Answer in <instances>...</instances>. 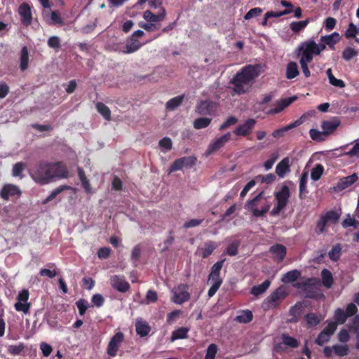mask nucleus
I'll list each match as a JSON object with an SVG mask.
<instances>
[{
	"mask_svg": "<svg viewBox=\"0 0 359 359\" xmlns=\"http://www.w3.org/2000/svg\"><path fill=\"white\" fill-rule=\"evenodd\" d=\"M21 194L20 189L15 184H4L0 189V197L8 201L13 197H19Z\"/></svg>",
	"mask_w": 359,
	"mask_h": 359,
	"instance_id": "nucleus-11",
	"label": "nucleus"
},
{
	"mask_svg": "<svg viewBox=\"0 0 359 359\" xmlns=\"http://www.w3.org/2000/svg\"><path fill=\"white\" fill-rule=\"evenodd\" d=\"M70 187H68V186H66V185H62V186H60L57 188H56L55 189H54L50 194V195L44 200V201L43 202V204H46L47 203L50 202V201H52L53 198H55L59 194H60L62 191H63L64 190H67V189H69Z\"/></svg>",
	"mask_w": 359,
	"mask_h": 359,
	"instance_id": "nucleus-45",
	"label": "nucleus"
},
{
	"mask_svg": "<svg viewBox=\"0 0 359 359\" xmlns=\"http://www.w3.org/2000/svg\"><path fill=\"white\" fill-rule=\"evenodd\" d=\"M262 13V9L260 8H255L250 9L245 15V20H250L254 17L258 16Z\"/></svg>",
	"mask_w": 359,
	"mask_h": 359,
	"instance_id": "nucleus-61",
	"label": "nucleus"
},
{
	"mask_svg": "<svg viewBox=\"0 0 359 359\" xmlns=\"http://www.w3.org/2000/svg\"><path fill=\"white\" fill-rule=\"evenodd\" d=\"M329 224H330L327 222L325 217L322 215L318 222L317 229L320 233H323L325 230V227Z\"/></svg>",
	"mask_w": 359,
	"mask_h": 359,
	"instance_id": "nucleus-60",
	"label": "nucleus"
},
{
	"mask_svg": "<svg viewBox=\"0 0 359 359\" xmlns=\"http://www.w3.org/2000/svg\"><path fill=\"white\" fill-rule=\"evenodd\" d=\"M196 111L201 115L210 114L212 112V102L201 101L196 107Z\"/></svg>",
	"mask_w": 359,
	"mask_h": 359,
	"instance_id": "nucleus-29",
	"label": "nucleus"
},
{
	"mask_svg": "<svg viewBox=\"0 0 359 359\" xmlns=\"http://www.w3.org/2000/svg\"><path fill=\"white\" fill-rule=\"evenodd\" d=\"M259 69L258 66L254 65H247L243 67L231 81L233 91L238 95L248 92L251 89L255 79L259 74Z\"/></svg>",
	"mask_w": 359,
	"mask_h": 359,
	"instance_id": "nucleus-1",
	"label": "nucleus"
},
{
	"mask_svg": "<svg viewBox=\"0 0 359 359\" xmlns=\"http://www.w3.org/2000/svg\"><path fill=\"white\" fill-rule=\"evenodd\" d=\"M142 44L139 41L131 37L127 42L125 49L121 52L125 54L132 53L139 50Z\"/></svg>",
	"mask_w": 359,
	"mask_h": 359,
	"instance_id": "nucleus-28",
	"label": "nucleus"
},
{
	"mask_svg": "<svg viewBox=\"0 0 359 359\" xmlns=\"http://www.w3.org/2000/svg\"><path fill=\"white\" fill-rule=\"evenodd\" d=\"M25 346L22 344H19L18 345H11L8 348V352L11 355H18L24 349Z\"/></svg>",
	"mask_w": 359,
	"mask_h": 359,
	"instance_id": "nucleus-59",
	"label": "nucleus"
},
{
	"mask_svg": "<svg viewBox=\"0 0 359 359\" xmlns=\"http://www.w3.org/2000/svg\"><path fill=\"white\" fill-rule=\"evenodd\" d=\"M76 306L79 309V314L83 316L88 307V304L86 300L80 299L76 302Z\"/></svg>",
	"mask_w": 359,
	"mask_h": 359,
	"instance_id": "nucleus-64",
	"label": "nucleus"
},
{
	"mask_svg": "<svg viewBox=\"0 0 359 359\" xmlns=\"http://www.w3.org/2000/svg\"><path fill=\"white\" fill-rule=\"evenodd\" d=\"M309 22V20L292 22L290 24V28L294 32H299V31L304 29L307 26Z\"/></svg>",
	"mask_w": 359,
	"mask_h": 359,
	"instance_id": "nucleus-50",
	"label": "nucleus"
},
{
	"mask_svg": "<svg viewBox=\"0 0 359 359\" xmlns=\"http://www.w3.org/2000/svg\"><path fill=\"white\" fill-rule=\"evenodd\" d=\"M337 329V324L335 323H330L320 333L318 338L316 339V343L320 346L323 345L325 343L330 340V337L334 334Z\"/></svg>",
	"mask_w": 359,
	"mask_h": 359,
	"instance_id": "nucleus-12",
	"label": "nucleus"
},
{
	"mask_svg": "<svg viewBox=\"0 0 359 359\" xmlns=\"http://www.w3.org/2000/svg\"><path fill=\"white\" fill-rule=\"evenodd\" d=\"M43 16L46 22L50 24L63 25V21L57 11H53L50 8L43 11Z\"/></svg>",
	"mask_w": 359,
	"mask_h": 359,
	"instance_id": "nucleus-18",
	"label": "nucleus"
},
{
	"mask_svg": "<svg viewBox=\"0 0 359 359\" xmlns=\"http://www.w3.org/2000/svg\"><path fill=\"white\" fill-rule=\"evenodd\" d=\"M263 194L264 193L261 192L254 199L248 201L246 205L247 209L251 211L253 215L256 217L263 216L266 212L269 211L270 208V205L269 203L266 204L262 210H259L255 208V206L257 204V202L262 198Z\"/></svg>",
	"mask_w": 359,
	"mask_h": 359,
	"instance_id": "nucleus-9",
	"label": "nucleus"
},
{
	"mask_svg": "<svg viewBox=\"0 0 359 359\" xmlns=\"http://www.w3.org/2000/svg\"><path fill=\"white\" fill-rule=\"evenodd\" d=\"M308 180V172H304L299 180V196L302 198V194L306 192V183Z\"/></svg>",
	"mask_w": 359,
	"mask_h": 359,
	"instance_id": "nucleus-51",
	"label": "nucleus"
},
{
	"mask_svg": "<svg viewBox=\"0 0 359 359\" xmlns=\"http://www.w3.org/2000/svg\"><path fill=\"white\" fill-rule=\"evenodd\" d=\"M301 273L298 270H292L283 275L281 281L284 283H291L294 282L300 276Z\"/></svg>",
	"mask_w": 359,
	"mask_h": 359,
	"instance_id": "nucleus-30",
	"label": "nucleus"
},
{
	"mask_svg": "<svg viewBox=\"0 0 359 359\" xmlns=\"http://www.w3.org/2000/svg\"><path fill=\"white\" fill-rule=\"evenodd\" d=\"M358 180V175L354 173L351 175L341 178L337 185L334 187V189L337 191H342L356 182Z\"/></svg>",
	"mask_w": 359,
	"mask_h": 359,
	"instance_id": "nucleus-17",
	"label": "nucleus"
},
{
	"mask_svg": "<svg viewBox=\"0 0 359 359\" xmlns=\"http://www.w3.org/2000/svg\"><path fill=\"white\" fill-rule=\"evenodd\" d=\"M322 284L326 288H330L333 284V277L330 271L324 269L321 271Z\"/></svg>",
	"mask_w": 359,
	"mask_h": 359,
	"instance_id": "nucleus-32",
	"label": "nucleus"
},
{
	"mask_svg": "<svg viewBox=\"0 0 359 359\" xmlns=\"http://www.w3.org/2000/svg\"><path fill=\"white\" fill-rule=\"evenodd\" d=\"M189 331V329L187 327H180L176 330L172 332L171 336V341H174L177 339H182L187 338V334Z\"/></svg>",
	"mask_w": 359,
	"mask_h": 359,
	"instance_id": "nucleus-35",
	"label": "nucleus"
},
{
	"mask_svg": "<svg viewBox=\"0 0 359 359\" xmlns=\"http://www.w3.org/2000/svg\"><path fill=\"white\" fill-rule=\"evenodd\" d=\"M309 135L311 138L313 140L321 142L325 140V134L324 133V131H320L317 129L312 128L309 130Z\"/></svg>",
	"mask_w": 359,
	"mask_h": 359,
	"instance_id": "nucleus-47",
	"label": "nucleus"
},
{
	"mask_svg": "<svg viewBox=\"0 0 359 359\" xmlns=\"http://www.w3.org/2000/svg\"><path fill=\"white\" fill-rule=\"evenodd\" d=\"M236 320L241 323H247L252 320V313L250 311H243L236 316Z\"/></svg>",
	"mask_w": 359,
	"mask_h": 359,
	"instance_id": "nucleus-46",
	"label": "nucleus"
},
{
	"mask_svg": "<svg viewBox=\"0 0 359 359\" xmlns=\"http://www.w3.org/2000/svg\"><path fill=\"white\" fill-rule=\"evenodd\" d=\"M18 13L21 17L22 22L27 26L31 24L32 17L29 6L27 4H22L18 8Z\"/></svg>",
	"mask_w": 359,
	"mask_h": 359,
	"instance_id": "nucleus-20",
	"label": "nucleus"
},
{
	"mask_svg": "<svg viewBox=\"0 0 359 359\" xmlns=\"http://www.w3.org/2000/svg\"><path fill=\"white\" fill-rule=\"evenodd\" d=\"M30 176L36 183L47 184L50 182V163L41 162L30 171Z\"/></svg>",
	"mask_w": 359,
	"mask_h": 359,
	"instance_id": "nucleus-3",
	"label": "nucleus"
},
{
	"mask_svg": "<svg viewBox=\"0 0 359 359\" xmlns=\"http://www.w3.org/2000/svg\"><path fill=\"white\" fill-rule=\"evenodd\" d=\"M270 251L275 255L278 261L283 260L286 255V248L282 245L272 246Z\"/></svg>",
	"mask_w": 359,
	"mask_h": 359,
	"instance_id": "nucleus-34",
	"label": "nucleus"
},
{
	"mask_svg": "<svg viewBox=\"0 0 359 359\" xmlns=\"http://www.w3.org/2000/svg\"><path fill=\"white\" fill-rule=\"evenodd\" d=\"M29 53L26 46L22 47L20 55V67L22 71H25L28 67Z\"/></svg>",
	"mask_w": 359,
	"mask_h": 359,
	"instance_id": "nucleus-37",
	"label": "nucleus"
},
{
	"mask_svg": "<svg viewBox=\"0 0 359 359\" xmlns=\"http://www.w3.org/2000/svg\"><path fill=\"white\" fill-rule=\"evenodd\" d=\"M340 125V121L338 118H333L329 121H324L322 122L321 127L326 136L332 133Z\"/></svg>",
	"mask_w": 359,
	"mask_h": 359,
	"instance_id": "nucleus-22",
	"label": "nucleus"
},
{
	"mask_svg": "<svg viewBox=\"0 0 359 359\" xmlns=\"http://www.w3.org/2000/svg\"><path fill=\"white\" fill-rule=\"evenodd\" d=\"M358 51L355 50L354 48L351 47L346 48L343 53H342V57L346 61H348L353 58L354 57L357 56Z\"/></svg>",
	"mask_w": 359,
	"mask_h": 359,
	"instance_id": "nucleus-54",
	"label": "nucleus"
},
{
	"mask_svg": "<svg viewBox=\"0 0 359 359\" xmlns=\"http://www.w3.org/2000/svg\"><path fill=\"white\" fill-rule=\"evenodd\" d=\"M238 120L234 116H230L229 117L226 121H224L220 126L219 130H223L227 128H229L231 126H233L237 123Z\"/></svg>",
	"mask_w": 359,
	"mask_h": 359,
	"instance_id": "nucleus-63",
	"label": "nucleus"
},
{
	"mask_svg": "<svg viewBox=\"0 0 359 359\" xmlns=\"http://www.w3.org/2000/svg\"><path fill=\"white\" fill-rule=\"evenodd\" d=\"M271 285V281L266 280L262 284L254 286L251 290V293L255 296H259L264 293Z\"/></svg>",
	"mask_w": 359,
	"mask_h": 359,
	"instance_id": "nucleus-33",
	"label": "nucleus"
},
{
	"mask_svg": "<svg viewBox=\"0 0 359 359\" xmlns=\"http://www.w3.org/2000/svg\"><path fill=\"white\" fill-rule=\"evenodd\" d=\"M332 349L335 354L340 357L347 355L349 351L347 344H336L332 346Z\"/></svg>",
	"mask_w": 359,
	"mask_h": 359,
	"instance_id": "nucleus-43",
	"label": "nucleus"
},
{
	"mask_svg": "<svg viewBox=\"0 0 359 359\" xmlns=\"http://www.w3.org/2000/svg\"><path fill=\"white\" fill-rule=\"evenodd\" d=\"M208 283H210L211 286L208 290V294L210 297H212L213 295H215L217 290L221 286L222 280L219 276H213L210 274Z\"/></svg>",
	"mask_w": 359,
	"mask_h": 359,
	"instance_id": "nucleus-23",
	"label": "nucleus"
},
{
	"mask_svg": "<svg viewBox=\"0 0 359 359\" xmlns=\"http://www.w3.org/2000/svg\"><path fill=\"white\" fill-rule=\"evenodd\" d=\"M78 175L81 182V186L87 194H92L93 190L91 187L89 180L87 179L85 172L81 168H78Z\"/></svg>",
	"mask_w": 359,
	"mask_h": 359,
	"instance_id": "nucleus-27",
	"label": "nucleus"
},
{
	"mask_svg": "<svg viewBox=\"0 0 359 359\" xmlns=\"http://www.w3.org/2000/svg\"><path fill=\"white\" fill-rule=\"evenodd\" d=\"M110 284L114 289L121 292H125L130 288L129 283L121 276H112L110 278Z\"/></svg>",
	"mask_w": 359,
	"mask_h": 359,
	"instance_id": "nucleus-15",
	"label": "nucleus"
},
{
	"mask_svg": "<svg viewBox=\"0 0 359 359\" xmlns=\"http://www.w3.org/2000/svg\"><path fill=\"white\" fill-rule=\"evenodd\" d=\"M196 158L193 157H184L178 158L172 164L170 168V172L179 170L183 168L185 165L194 164Z\"/></svg>",
	"mask_w": 359,
	"mask_h": 359,
	"instance_id": "nucleus-24",
	"label": "nucleus"
},
{
	"mask_svg": "<svg viewBox=\"0 0 359 359\" xmlns=\"http://www.w3.org/2000/svg\"><path fill=\"white\" fill-rule=\"evenodd\" d=\"M290 196V192L287 186H283L280 191L276 193V205L271 212L272 215H278L286 207Z\"/></svg>",
	"mask_w": 359,
	"mask_h": 359,
	"instance_id": "nucleus-5",
	"label": "nucleus"
},
{
	"mask_svg": "<svg viewBox=\"0 0 359 359\" xmlns=\"http://www.w3.org/2000/svg\"><path fill=\"white\" fill-rule=\"evenodd\" d=\"M217 247V244L212 241H207L203 246L198 248L197 253H199L203 258H206L210 255Z\"/></svg>",
	"mask_w": 359,
	"mask_h": 359,
	"instance_id": "nucleus-25",
	"label": "nucleus"
},
{
	"mask_svg": "<svg viewBox=\"0 0 359 359\" xmlns=\"http://www.w3.org/2000/svg\"><path fill=\"white\" fill-rule=\"evenodd\" d=\"M159 147L163 153H166L172 149V140L169 137H164L159 141Z\"/></svg>",
	"mask_w": 359,
	"mask_h": 359,
	"instance_id": "nucleus-49",
	"label": "nucleus"
},
{
	"mask_svg": "<svg viewBox=\"0 0 359 359\" xmlns=\"http://www.w3.org/2000/svg\"><path fill=\"white\" fill-rule=\"evenodd\" d=\"M348 317V316H347V314L343 309H337L334 312V318L336 321L334 323L337 325V324H344Z\"/></svg>",
	"mask_w": 359,
	"mask_h": 359,
	"instance_id": "nucleus-44",
	"label": "nucleus"
},
{
	"mask_svg": "<svg viewBox=\"0 0 359 359\" xmlns=\"http://www.w3.org/2000/svg\"><path fill=\"white\" fill-rule=\"evenodd\" d=\"M324 172V167L321 164H316L311 171V177L313 181L318 180Z\"/></svg>",
	"mask_w": 359,
	"mask_h": 359,
	"instance_id": "nucleus-42",
	"label": "nucleus"
},
{
	"mask_svg": "<svg viewBox=\"0 0 359 359\" xmlns=\"http://www.w3.org/2000/svg\"><path fill=\"white\" fill-rule=\"evenodd\" d=\"M189 289V287L187 284H180L175 287L172 290V302L177 304H182L187 302L190 298Z\"/></svg>",
	"mask_w": 359,
	"mask_h": 359,
	"instance_id": "nucleus-6",
	"label": "nucleus"
},
{
	"mask_svg": "<svg viewBox=\"0 0 359 359\" xmlns=\"http://www.w3.org/2000/svg\"><path fill=\"white\" fill-rule=\"evenodd\" d=\"M123 341V334L121 332H117L109 341L107 353L112 357L116 355L121 344Z\"/></svg>",
	"mask_w": 359,
	"mask_h": 359,
	"instance_id": "nucleus-13",
	"label": "nucleus"
},
{
	"mask_svg": "<svg viewBox=\"0 0 359 359\" xmlns=\"http://www.w3.org/2000/svg\"><path fill=\"white\" fill-rule=\"evenodd\" d=\"M212 118L208 117H201L194 120L193 123L194 128L199 130L207 128L211 123Z\"/></svg>",
	"mask_w": 359,
	"mask_h": 359,
	"instance_id": "nucleus-36",
	"label": "nucleus"
},
{
	"mask_svg": "<svg viewBox=\"0 0 359 359\" xmlns=\"http://www.w3.org/2000/svg\"><path fill=\"white\" fill-rule=\"evenodd\" d=\"M340 40V36L337 32H333L331 34L322 36L320 37L321 44L329 46L330 48H334V45Z\"/></svg>",
	"mask_w": 359,
	"mask_h": 359,
	"instance_id": "nucleus-26",
	"label": "nucleus"
},
{
	"mask_svg": "<svg viewBox=\"0 0 359 359\" xmlns=\"http://www.w3.org/2000/svg\"><path fill=\"white\" fill-rule=\"evenodd\" d=\"M297 97L296 95H294L290 97H285L280 100L279 101L277 102L276 107L271 109L269 111V114H278L282 111L285 108H286L293 102L297 100Z\"/></svg>",
	"mask_w": 359,
	"mask_h": 359,
	"instance_id": "nucleus-21",
	"label": "nucleus"
},
{
	"mask_svg": "<svg viewBox=\"0 0 359 359\" xmlns=\"http://www.w3.org/2000/svg\"><path fill=\"white\" fill-rule=\"evenodd\" d=\"M323 215L330 224L337 223L339 218V215L334 211H330Z\"/></svg>",
	"mask_w": 359,
	"mask_h": 359,
	"instance_id": "nucleus-57",
	"label": "nucleus"
},
{
	"mask_svg": "<svg viewBox=\"0 0 359 359\" xmlns=\"http://www.w3.org/2000/svg\"><path fill=\"white\" fill-rule=\"evenodd\" d=\"M29 297V293L27 290H23L18 294L14 306L17 311L23 312L25 314L29 313L30 308V304L28 302Z\"/></svg>",
	"mask_w": 359,
	"mask_h": 359,
	"instance_id": "nucleus-8",
	"label": "nucleus"
},
{
	"mask_svg": "<svg viewBox=\"0 0 359 359\" xmlns=\"http://www.w3.org/2000/svg\"><path fill=\"white\" fill-rule=\"evenodd\" d=\"M183 99V95L177 96L170 99L166 103L167 109L170 111L175 110L177 107H179L182 104Z\"/></svg>",
	"mask_w": 359,
	"mask_h": 359,
	"instance_id": "nucleus-38",
	"label": "nucleus"
},
{
	"mask_svg": "<svg viewBox=\"0 0 359 359\" xmlns=\"http://www.w3.org/2000/svg\"><path fill=\"white\" fill-rule=\"evenodd\" d=\"M217 350L216 344H211L209 345L206 351L205 359H215Z\"/></svg>",
	"mask_w": 359,
	"mask_h": 359,
	"instance_id": "nucleus-55",
	"label": "nucleus"
},
{
	"mask_svg": "<svg viewBox=\"0 0 359 359\" xmlns=\"http://www.w3.org/2000/svg\"><path fill=\"white\" fill-rule=\"evenodd\" d=\"M150 331L149 326L143 321H137L136 323V332L137 333L142 336L144 337L148 334Z\"/></svg>",
	"mask_w": 359,
	"mask_h": 359,
	"instance_id": "nucleus-40",
	"label": "nucleus"
},
{
	"mask_svg": "<svg viewBox=\"0 0 359 359\" xmlns=\"http://www.w3.org/2000/svg\"><path fill=\"white\" fill-rule=\"evenodd\" d=\"M231 133H227L212 140L208 146L205 151V155L207 156H210L224 147V145L231 140Z\"/></svg>",
	"mask_w": 359,
	"mask_h": 359,
	"instance_id": "nucleus-7",
	"label": "nucleus"
},
{
	"mask_svg": "<svg viewBox=\"0 0 359 359\" xmlns=\"http://www.w3.org/2000/svg\"><path fill=\"white\" fill-rule=\"evenodd\" d=\"M256 124V121L253 118H249L244 123L238 125L234 130V134L238 136L249 135Z\"/></svg>",
	"mask_w": 359,
	"mask_h": 359,
	"instance_id": "nucleus-14",
	"label": "nucleus"
},
{
	"mask_svg": "<svg viewBox=\"0 0 359 359\" xmlns=\"http://www.w3.org/2000/svg\"><path fill=\"white\" fill-rule=\"evenodd\" d=\"M302 284L305 289H307L309 287H318L321 285L320 280L316 278H307L304 280Z\"/></svg>",
	"mask_w": 359,
	"mask_h": 359,
	"instance_id": "nucleus-52",
	"label": "nucleus"
},
{
	"mask_svg": "<svg viewBox=\"0 0 359 359\" xmlns=\"http://www.w3.org/2000/svg\"><path fill=\"white\" fill-rule=\"evenodd\" d=\"M287 295V290L285 286H280L269 295L262 303L265 310L276 308Z\"/></svg>",
	"mask_w": 359,
	"mask_h": 359,
	"instance_id": "nucleus-4",
	"label": "nucleus"
},
{
	"mask_svg": "<svg viewBox=\"0 0 359 359\" xmlns=\"http://www.w3.org/2000/svg\"><path fill=\"white\" fill-rule=\"evenodd\" d=\"M143 18L148 22L154 23L163 21L165 18V10L161 8V11L156 14H154L150 11L147 10L144 12Z\"/></svg>",
	"mask_w": 359,
	"mask_h": 359,
	"instance_id": "nucleus-19",
	"label": "nucleus"
},
{
	"mask_svg": "<svg viewBox=\"0 0 359 359\" xmlns=\"http://www.w3.org/2000/svg\"><path fill=\"white\" fill-rule=\"evenodd\" d=\"M350 157L359 158V140H357L352 149L346 153Z\"/></svg>",
	"mask_w": 359,
	"mask_h": 359,
	"instance_id": "nucleus-62",
	"label": "nucleus"
},
{
	"mask_svg": "<svg viewBox=\"0 0 359 359\" xmlns=\"http://www.w3.org/2000/svg\"><path fill=\"white\" fill-rule=\"evenodd\" d=\"M290 159L289 157H285L283 158L276 167V173L280 177H285L287 174L290 172Z\"/></svg>",
	"mask_w": 359,
	"mask_h": 359,
	"instance_id": "nucleus-16",
	"label": "nucleus"
},
{
	"mask_svg": "<svg viewBox=\"0 0 359 359\" xmlns=\"http://www.w3.org/2000/svg\"><path fill=\"white\" fill-rule=\"evenodd\" d=\"M325 49V44H318L313 40L305 41L299 46L297 54L299 60L311 62L313 55H320Z\"/></svg>",
	"mask_w": 359,
	"mask_h": 359,
	"instance_id": "nucleus-2",
	"label": "nucleus"
},
{
	"mask_svg": "<svg viewBox=\"0 0 359 359\" xmlns=\"http://www.w3.org/2000/svg\"><path fill=\"white\" fill-rule=\"evenodd\" d=\"M26 168V164L22 162H18L13 166L12 175L20 179L23 177L22 172Z\"/></svg>",
	"mask_w": 359,
	"mask_h": 359,
	"instance_id": "nucleus-41",
	"label": "nucleus"
},
{
	"mask_svg": "<svg viewBox=\"0 0 359 359\" xmlns=\"http://www.w3.org/2000/svg\"><path fill=\"white\" fill-rule=\"evenodd\" d=\"M298 65L295 62H290L286 68V77L288 79L295 78L299 75Z\"/></svg>",
	"mask_w": 359,
	"mask_h": 359,
	"instance_id": "nucleus-31",
	"label": "nucleus"
},
{
	"mask_svg": "<svg viewBox=\"0 0 359 359\" xmlns=\"http://www.w3.org/2000/svg\"><path fill=\"white\" fill-rule=\"evenodd\" d=\"M358 33L359 34L358 27H357V26L355 25L353 22H351L348 25V27L345 32V36L347 39L355 38V35Z\"/></svg>",
	"mask_w": 359,
	"mask_h": 359,
	"instance_id": "nucleus-53",
	"label": "nucleus"
},
{
	"mask_svg": "<svg viewBox=\"0 0 359 359\" xmlns=\"http://www.w3.org/2000/svg\"><path fill=\"white\" fill-rule=\"evenodd\" d=\"M282 339L283 344L291 348H296L299 344V341L295 338L287 334H283Z\"/></svg>",
	"mask_w": 359,
	"mask_h": 359,
	"instance_id": "nucleus-48",
	"label": "nucleus"
},
{
	"mask_svg": "<svg viewBox=\"0 0 359 359\" xmlns=\"http://www.w3.org/2000/svg\"><path fill=\"white\" fill-rule=\"evenodd\" d=\"M158 299L157 293L151 290H149L147 292L146 299L144 302L145 304H149L150 303H153L156 302Z\"/></svg>",
	"mask_w": 359,
	"mask_h": 359,
	"instance_id": "nucleus-56",
	"label": "nucleus"
},
{
	"mask_svg": "<svg viewBox=\"0 0 359 359\" xmlns=\"http://www.w3.org/2000/svg\"><path fill=\"white\" fill-rule=\"evenodd\" d=\"M225 259L216 262L211 268V272L210 275L213 276H219L220 275V271L223 266V264L224 262Z\"/></svg>",
	"mask_w": 359,
	"mask_h": 359,
	"instance_id": "nucleus-58",
	"label": "nucleus"
},
{
	"mask_svg": "<svg viewBox=\"0 0 359 359\" xmlns=\"http://www.w3.org/2000/svg\"><path fill=\"white\" fill-rule=\"evenodd\" d=\"M50 182L55 179L68 177V171L62 163H50Z\"/></svg>",
	"mask_w": 359,
	"mask_h": 359,
	"instance_id": "nucleus-10",
	"label": "nucleus"
},
{
	"mask_svg": "<svg viewBox=\"0 0 359 359\" xmlns=\"http://www.w3.org/2000/svg\"><path fill=\"white\" fill-rule=\"evenodd\" d=\"M97 111L107 121L111 119V111L109 108L102 102L96 104Z\"/></svg>",
	"mask_w": 359,
	"mask_h": 359,
	"instance_id": "nucleus-39",
	"label": "nucleus"
}]
</instances>
